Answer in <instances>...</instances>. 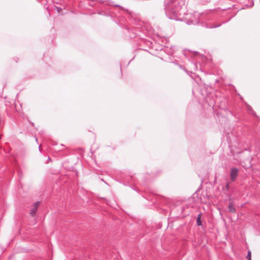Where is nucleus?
<instances>
[{
    "label": "nucleus",
    "mask_w": 260,
    "mask_h": 260,
    "mask_svg": "<svg viewBox=\"0 0 260 260\" xmlns=\"http://www.w3.org/2000/svg\"><path fill=\"white\" fill-rule=\"evenodd\" d=\"M39 202H37L33 205L32 207L29 212L30 214L32 216H34L35 215L39 205Z\"/></svg>",
    "instance_id": "obj_1"
},
{
    "label": "nucleus",
    "mask_w": 260,
    "mask_h": 260,
    "mask_svg": "<svg viewBox=\"0 0 260 260\" xmlns=\"http://www.w3.org/2000/svg\"><path fill=\"white\" fill-rule=\"evenodd\" d=\"M238 170L236 168H233L231 171V177L232 180H234L238 174Z\"/></svg>",
    "instance_id": "obj_2"
},
{
    "label": "nucleus",
    "mask_w": 260,
    "mask_h": 260,
    "mask_svg": "<svg viewBox=\"0 0 260 260\" xmlns=\"http://www.w3.org/2000/svg\"><path fill=\"white\" fill-rule=\"evenodd\" d=\"M201 214H200L197 218V224L198 225H201Z\"/></svg>",
    "instance_id": "obj_3"
},
{
    "label": "nucleus",
    "mask_w": 260,
    "mask_h": 260,
    "mask_svg": "<svg viewBox=\"0 0 260 260\" xmlns=\"http://www.w3.org/2000/svg\"><path fill=\"white\" fill-rule=\"evenodd\" d=\"M229 210L232 212H235V208L234 207V206H233V205L232 204H230L229 206Z\"/></svg>",
    "instance_id": "obj_4"
},
{
    "label": "nucleus",
    "mask_w": 260,
    "mask_h": 260,
    "mask_svg": "<svg viewBox=\"0 0 260 260\" xmlns=\"http://www.w3.org/2000/svg\"><path fill=\"white\" fill-rule=\"evenodd\" d=\"M247 258L249 260H250V259H251V252L250 251H248V254H247Z\"/></svg>",
    "instance_id": "obj_5"
},
{
    "label": "nucleus",
    "mask_w": 260,
    "mask_h": 260,
    "mask_svg": "<svg viewBox=\"0 0 260 260\" xmlns=\"http://www.w3.org/2000/svg\"><path fill=\"white\" fill-rule=\"evenodd\" d=\"M57 9L58 12H59L60 9L58 8H57Z\"/></svg>",
    "instance_id": "obj_6"
}]
</instances>
